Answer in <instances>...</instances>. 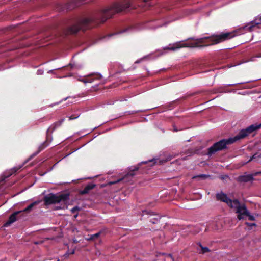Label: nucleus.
Wrapping results in <instances>:
<instances>
[{"mask_svg":"<svg viewBox=\"0 0 261 261\" xmlns=\"http://www.w3.org/2000/svg\"><path fill=\"white\" fill-rule=\"evenodd\" d=\"M76 6V5L74 4V2H72L68 4L67 9H68L69 10H71L74 9Z\"/></svg>","mask_w":261,"mask_h":261,"instance_id":"a211bd4d","label":"nucleus"},{"mask_svg":"<svg viewBox=\"0 0 261 261\" xmlns=\"http://www.w3.org/2000/svg\"><path fill=\"white\" fill-rule=\"evenodd\" d=\"M261 127V123L254 124L247 127L245 129L241 130L239 133L233 138L223 139L215 143L211 147L208 148L207 155L211 156L216 152L227 149V145L234 143L236 141L243 139L254 131Z\"/></svg>","mask_w":261,"mask_h":261,"instance_id":"7ed1b4c3","label":"nucleus"},{"mask_svg":"<svg viewBox=\"0 0 261 261\" xmlns=\"http://www.w3.org/2000/svg\"><path fill=\"white\" fill-rule=\"evenodd\" d=\"M253 179V177L251 174L241 175L238 177V181L240 182H247L252 181Z\"/></svg>","mask_w":261,"mask_h":261,"instance_id":"f8f14e48","label":"nucleus"},{"mask_svg":"<svg viewBox=\"0 0 261 261\" xmlns=\"http://www.w3.org/2000/svg\"><path fill=\"white\" fill-rule=\"evenodd\" d=\"M232 208H236V213H238L237 217L239 220L244 219L246 215H248V211L246 206L244 204L240 205L239 202L236 206V204H233Z\"/></svg>","mask_w":261,"mask_h":261,"instance_id":"6e6552de","label":"nucleus"},{"mask_svg":"<svg viewBox=\"0 0 261 261\" xmlns=\"http://www.w3.org/2000/svg\"><path fill=\"white\" fill-rule=\"evenodd\" d=\"M75 253V250H73L71 251V252L70 253L71 254H74Z\"/></svg>","mask_w":261,"mask_h":261,"instance_id":"bb28decb","label":"nucleus"},{"mask_svg":"<svg viewBox=\"0 0 261 261\" xmlns=\"http://www.w3.org/2000/svg\"><path fill=\"white\" fill-rule=\"evenodd\" d=\"M256 57L260 58V57H261V55H258L256 56Z\"/></svg>","mask_w":261,"mask_h":261,"instance_id":"c756f323","label":"nucleus"},{"mask_svg":"<svg viewBox=\"0 0 261 261\" xmlns=\"http://www.w3.org/2000/svg\"><path fill=\"white\" fill-rule=\"evenodd\" d=\"M261 157V154L260 155H258V153H255L254 154H253L251 158L250 159H249V160L248 161V162H250L251 161H252L254 159H255L256 158H260Z\"/></svg>","mask_w":261,"mask_h":261,"instance_id":"412c9836","label":"nucleus"},{"mask_svg":"<svg viewBox=\"0 0 261 261\" xmlns=\"http://www.w3.org/2000/svg\"><path fill=\"white\" fill-rule=\"evenodd\" d=\"M101 234V231H99L94 234H92L90 236V237L88 239H87V240L89 241H93L95 240L96 239L98 238L100 234Z\"/></svg>","mask_w":261,"mask_h":261,"instance_id":"dca6fc26","label":"nucleus"},{"mask_svg":"<svg viewBox=\"0 0 261 261\" xmlns=\"http://www.w3.org/2000/svg\"><path fill=\"white\" fill-rule=\"evenodd\" d=\"M20 211H16L11 215L8 220L4 224L5 227L9 226L12 223L16 221L19 218L23 217Z\"/></svg>","mask_w":261,"mask_h":261,"instance_id":"1a4fd4ad","label":"nucleus"},{"mask_svg":"<svg viewBox=\"0 0 261 261\" xmlns=\"http://www.w3.org/2000/svg\"><path fill=\"white\" fill-rule=\"evenodd\" d=\"M210 176V175H206V174H199V175H198L197 176H195L193 177V178H197V177H198V178H202V179H206L207 178V177H208Z\"/></svg>","mask_w":261,"mask_h":261,"instance_id":"6ab92c4d","label":"nucleus"},{"mask_svg":"<svg viewBox=\"0 0 261 261\" xmlns=\"http://www.w3.org/2000/svg\"><path fill=\"white\" fill-rule=\"evenodd\" d=\"M95 185L94 184H90L85 186L84 189L80 190L79 191V194L80 195H84L87 194L90 190L93 189L95 187Z\"/></svg>","mask_w":261,"mask_h":261,"instance_id":"4468645a","label":"nucleus"},{"mask_svg":"<svg viewBox=\"0 0 261 261\" xmlns=\"http://www.w3.org/2000/svg\"><path fill=\"white\" fill-rule=\"evenodd\" d=\"M136 8L132 6L130 0H122L114 3L110 7L103 9L90 17L84 18L76 24L68 27L66 30V34H75L80 30L85 31L87 29L96 27L104 23L117 13L127 11L129 8Z\"/></svg>","mask_w":261,"mask_h":261,"instance_id":"f257e3e1","label":"nucleus"},{"mask_svg":"<svg viewBox=\"0 0 261 261\" xmlns=\"http://www.w3.org/2000/svg\"><path fill=\"white\" fill-rule=\"evenodd\" d=\"M40 203V201H36L32 203H31L30 205H29L26 208H25L24 210L20 211L21 212L22 215L23 216L25 217L26 215L25 213H29L31 212V211L32 210L33 207L38 204Z\"/></svg>","mask_w":261,"mask_h":261,"instance_id":"9b49d317","label":"nucleus"},{"mask_svg":"<svg viewBox=\"0 0 261 261\" xmlns=\"http://www.w3.org/2000/svg\"><path fill=\"white\" fill-rule=\"evenodd\" d=\"M176 132H177V129H174Z\"/></svg>","mask_w":261,"mask_h":261,"instance_id":"72a5a7b5","label":"nucleus"},{"mask_svg":"<svg viewBox=\"0 0 261 261\" xmlns=\"http://www.w3.org/2000/svg\"><path fill=\"white\" fill-rule=\"evenodd\" d=\"M172 159L171 157H170V158H168V159L167 160V161H169V160H171Z\"/></svg>","mask_w":261,"mask_h":261,"instance_id":"c85d7f7f","label":"nucleus"},{"mask_svg":"<svg viewBox=\"0 0 261 261\" xmlns=\"http://www.w3.org/2000/svg\"><path fill=\"white\" fill-rule=\"evenodd\" d=\"M125 31H126V30H123V31H121V33H122V32H125Z\"/></svg>","mask_w":261,"mask_h":261,"instance_id":"2f4dec72","label":"nucleus"},{"mask_svg":"<svg viewBox=\"0 0 261 261\" xmlns=\"http://www.w3.org/2000/svg\"><path fill=\"white\" fill-rule=\"evenodd\" d=\"M216 197L217 200L226 203L228 206L232 208V205H237L239 203L238 199L231 200L224 193L221 192L216 194Z\"/></svg>","mask_w":261,"mask_h":261,"instance_id":"423d86ee","label":"nucleus"},{"mask_svg":"<svg viewBox=\"0 0 261 261\" xmlns=\"http://www.w3.org/2000/svg\"><path fill=\"white\" fill-rule=\"evenodd\" d=\"M259 24H261V16L259 18L256 17L253 21H252L250 24L248 25V29L249 31H252L253 30V28Z\"/></svg>","mask_w":261,"mask_h":261,"instance_id":"ddd939ff","label":"nucleus"},{"mask_svg":"<svg viewBox=\"0 0 261 261\" xmlns=\"http://www.w3.org/2000/svg\"><path fill=\"white\" fill-rule=\"evenodd\" d=\"M57 261H60V260H59V259H58Z\"/></svg>","mask_w":261,"mask_h":261,"instance_id":"f704fd0d","label":"nucleus"},{"mask_svg":"<svg viewBox=\"0 0 261 261\" xmlns=\"http://www.w3.org/2000/svg\"><path fill=\"white\" fill-rule=\"evenodd\" d=\"M236 32L221 33L197 39L187 43L178 42L164 48V49L175 51L182 47H202L217 44L236 36Z\"/></svg>","mask_w":261,"mask_h":261,"instance_id":"f03ea898","label":"nucleus"},{"mask_svg":"<svg viewBox=\"0 0 261 261\" xmlns=\"http://www.w3.org/2000/svg\"><path fill=\"white\" fill-rule=\"evenodd\" d=\"M139 165L135 166L133 168L132 170L130 171L129 173H128L126 175H125L123 178H120L118 179L117 181L110 182V185H113L116 183L119 182L120 181H124V182H129L133 177L135 175V171H137L139 169Z\"/></svg>","mask_w":261,"mask_h":261,"instance_id":"0eeeda50","label":"nucleus"},{"mask_svg":"<svg viewBox=\"0 0 261 261\" xmlns=\"http://www.w3.org/2000/svg\"><path fill=\"white\" fill-rule=\"evenodd\" d=\"M80 210V207L76 206H74L73 207L72 209H71V212L73 213H74L75 212H76V211H78Z\"/></svg>","mask_w":261,"mask_h":261,"instance_id":"5701e85b","label":"nucleus"},{"mask_svg":"<svg viewBox=\"0 0 261 261\" xmlns=\"http://www.w3.org/2000/svg\"><path fill=\"white\" fill-rule=\"evenodd\" d=\"M41 145H40L39 147H40ZM40 147H39V150L38 151H37V152L36 153H35V155H37V153H38L39 152H40ZM42 150H40V151H41Z\"/></svg>","mask_w":261,"mask_h":261,"instance_id":"cd10ccee","label":"nucleus"},{"mask_svg":"<svg viewBox=\"0 0 261 261\" xmlns=\"http://www.w3.org/2000/svg\"><path fill=\"white\" fill-rule=\"evenodd\" d=\"M78 117H79V116H75V115H71V116L69 117V120H73V119H75L77 118Z\"/></svg>","mask_w":261,"mask_h":261,"instance_id":"b1692460","label":"nucleus"},{"mask_svg":"<svg viewBox=\"0 0 261 261\" xmlns=\"http://www.w3.org/2000/svg\"><path fill=\"white\" fill-rule=\"evenodd\" d=\"M20 168V167L19 168H14L12 169V171H11V173L10 174H9L8 175L5 176V178H8L10 176H11V175H12V174L13 173H16L19 169Z\"/></svg>","mask_w":261,"mask_h":261,"instance_id":"aec40b11","label":"nucleus"},{"mask_svg":"<svg viewBox=\"0 0 261 261\" xmlns=\"http://www.w3.org/2000/svg\"><path fill=\"white\" fill-rule=\"evenodd\" d=\"M246 224L248 225V226H255V223H249L248 222H246Z\"/></svg>","mask_w":261,"mask_h":261,"instance_id":"393cba45","label":"nucleus"},{"mask_svg":"<svg viewBox=\"0 0 261 261\" xmlns=\"http://www.w3.org/2000/svg\"><path fill=\"white\" fill-rule=\"evenodd\" d=\"M147 163V162H142L141 164H142V163L146 164Z\"/></svg>","mask_w":261,"mask_h":261,"instance_id":"7c9ffc66","label":"nucleus"},{"mask_svg":"<svg viewBox=\"0 0 261 261\" xmlns=\"http://www.w3.org/2000/svg\"><path fill=\"white\" fill-rule=\"evenodd\" d=\"M100 74H92L82 80L84 83H92L94 80H99L101 78Z\"/></svg>","mask_w":261,"mask_h":261,"instance_id":"9d476101","label":"nucleus"},{"mask_svg":"<svg viewBox=\"0 0 261 261\" xmlns=\"http://www.w3.org/2000/svg\"><path fill=\"white\" fill-rule=\"evenodd\" d=\"M160 218V217L158 215H156L155 217L150 218V222L153 224H156L159 221Z\"/></svg>","mask_w":261,"mask_h":261,"instance_id":"f3484780","label":"nucleus"},{"mask_svg":"<svg viewBox=\"0 0 261 261\" xmlns=\"http://www.w3.org/2000/svg\"><path fill=\"white\" fill-rule=\"evenodd\" d=\"M69 194L67 193L60 194L50 193L43 198L44 205H49L51 204L59 203L61 202H67L69 199Z\"/></svg>","mask_w":261,"mask_h":261,"instance_id":"20e7f679","label":"nucleus"},{"mask_svg":"<svg viewBox=\"0 0 261 261\" xmlns=\"http://www.w3.org/2000/svg\"><path fill=\"white\" fill-rule=\"evenodd\" d=\"M245 216H247L248 217V220L250 221H254L255 220V218L253 216L250 214L248 212V215H246Z\"/></svg>","mask_w":261,"mask_h":261,"instance_id":"4be33fe9","label":"nucleus"},{"mask_svg":"<svg viewBox=\"0 0 261 261\" xmlns=\"http://www.w3.org/2000/svg\"><path fill=\"white\" fill-rule=\"evenodd\" d=\"M73 242L74 243L76 244V243H77L79 242H78V241H77V240H76V239H73Z\"/></svg>","mask_w":261,"mask_h":261,"instance_id":"a878e982","label":"nucleus"},{"mask_svg":"<svg viewBox=\"0 0 261 261\" xmlns=\"http://www.w3.org/2000/svg\"><path fill=\"white\" fill-rule=\"evenodd\" d=\"M62 122V121H58L55 122L48 128L46 132V140L40 147L39 151L43 150L48 145L49 143L52 140L51 134L57 127L61 125Z\"/></svg>","mask_w":261,"mask_h":261,"instance_id":"39448f33","label":"nucleus"},{"mask_svg":"<svg viewBox=\"0 0 261 261\" xmlns=\"http://www.w3.org/2000/svg\"><path fill=\"white\" fill-rule=\"evenodd\" d=\"M197 245L200 247L201 251L199 252V253L204 254L207 252H209L211 251L210 249L207 247H203L200 243H198Z\"/></svg>","mask_w":261,"mask_h":261,"instance_id":"2eb2a0df","label":"nucleus"},{"mask_svg":"<svg viewBox=\"0 0 261 261\" xmlns=\"http://www.w3.org/2000/svg\"><path fill=\"white\" fill-rule=\"evenodd\" d=\"M236 84H231V86H233V85H236Z\"/></svg>","mask_w":261,"mask_h":261,"instance_id":"473e14b6","label":"nucleus"}]
</instances>
